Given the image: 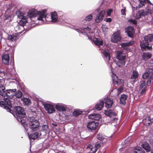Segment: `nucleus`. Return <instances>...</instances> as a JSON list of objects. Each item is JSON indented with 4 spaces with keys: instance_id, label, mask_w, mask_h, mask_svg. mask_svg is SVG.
<instances>
[{
    "instance_id": "obj_19",
    "label": "nucleus",
    "mask_w": 153,
    "mask_h": 153,
    "mask_svg": "<svg viewBox=\"0 0 153 153\" xmlns=\"http://www.w3.org/2000/svg\"><path fill=\"white\" fill-rule=\"evenodd\" d=\"M125 32L129 37L132 38L134 34V28L131 26H129L125 28Z\"/></svg>"
},
{
    "instance_id": "obj_13",
    "label": "nucleus",
    "mask_w": 153,
    "mask_h": 153,
    "mask_svg": "<svg viewBox=\"0 0 153 153\" xmlns=\"http://www.w3.org/2000/svg\"><path fill=\"white\" fill-rule=\"evenodd\" d=\"M151 10L148 9H147L141 10L139 11L138 13L136 14V18L137 19H139L141 16H144L145 15H147L150 13Z\"/></svg>"
},
{
    "instance_id": "obj_6",
    "label": "nucleus",
    "mask_w": 153,
    "mask_h": 153,
    "mask_svg": "<svg viewBox=\"0 0 153 153\" xmlns=\"http://www.w3.org/2000/svg\"><path fill=\"white\" fill-rule=\"evenodd\" d=\"M56 110L59 112L68 113L70 112L71 109L68 105L62 103H57L55 106Z\"/></svg>"
},
{
    "instance_id": "obj_56",
    "label": "nucleus",
    "mask_w": 153,
    "mask_h": 153,
    "mask_svg": "<svg viewBox=\"0 0 153 153\" xmlns=\"http://www.w3.org/2000/svg\"><path fill=\"white\" fill-rule=\"evenodd\" d=\"M117 118L116 117H114V118L113 119L114 121H115V120H117Z\"/></svg>"
},
{
    "instance_id": "obj_5",
    "label": "nucleus",
    "mask_w": 153,
    "mask_h": 153,
    "mask_svg": "<svg viewBox=\"0 0 153 153\" xmlns=\"http://www.w3.org/2000/svg\"><path fill=\"white\" fill-rule=\"evenodd\" d=\"M153 76V69L149 68L147 70L146 72L143 75V78L144 79H147L146 85V81H142L140 87V89L146 88V85H149L151 83V81L152 80Z\"/></svg>"
},
{
    "instance_id": "obj_20",
    "label": "nucleus",
    "mask_w": 153,
    "mask_h": 153,
    "mask_svg": "<svg viewBox=\"0 0 153 153\" xmlns=\"http://www.w3.org/2000/svg\"><path fill=\"white\" fill-rule=\"evenodd\" d=\"M91 111H92V110H88L85 111H82L79 109H75L74 110V111L73 112L72 115H81L82 114L83 112H85L86 113L85 114H86V115H87Z\"/></svg>"
},
{
    "instance_id": "obj_22",
    "label": "nucleus",
    "mask_w": 153,
    "mask_h": 153,
    "mask_svg": "<svg viewBox=\"0 0 153 153\" xmlns=\"http://www.w3.org/2000/svg\"><path fill=\"white\" fill-rule=\"evenodd\" d=\"M9 56L8 53L4 54L2 57V62L5 65H8L9 61Z\"/></svg>"
},
{
    "instance_id": "obj_45",
    "label": "nucleus",
    "mask_w": 153,
    "mask_h": 153,
    "mask_svg": "<svg viewBox=\"0 0 153 153\" xmlns=\"http://www.w3.org/2000/svg\"><path fill=\"white\" fill-rule=\"evenodd\" d=\"M93 15L92 14H90L86 16L85 19V20L86 21H90L92 19Z\"/></svg>"
},
{
    "instance_id": "obj_47",
    "label": "nucleus",
    "mask_w": 153,
    "mask_h": 153,
    "mask_svg": "<svg viewBox=\"0 0 153 153\" xmlns=\"http://www.w3.org/2000/svg\"><path fill=\"white\" fill-rule=\"evenodd\" d=\"M126 7H124L123 9H122L121 10V15L123 16H126Z\"/></svg>"
},
{
    "instance_id": "obj_49",
    "label": "nucleus",
    "mask_w": 153,
    "mask_h": 153,
    "mask_svg": "<svg viewBox=\"0 0 153 153\" xmlns=\"http://www.w3.org/2000/svg\"><path fill=\"white\" fill-rule=\"evenodd\" d=\"M140 90L141 91L140 94L141 95H143L144 94V93L146 91V88H142L141 89H140Z\"/></svg>"
},
{
    "instance_id": "obj_28",
    "label": "nucleus",
    "mask_w": 153,
    "mask_h": 153,
    "mask_svg": "<svg viewBox=\"0 0 153 153\" xmlns=\"http://www.w3.org/2000/svg\"><path fill=\"white\" fill-rule=\"evenodd\" d=\"M112 79L113 83L114 85L118 86L119 85L120 80L118 79V77L115 74H112Z\"/></svg>"
},
{
    "instance_id": "obj_44",
    "label": "nucleus",
    "mask_w": 153,
    "mask_h": 153,
    "mask_svg": "<svg viewBox=\"0 0 153 153\" xmlns=\"http://www.w3.org/2000/svg\"><path fill=\"white\" fill-rule=\"evenodd\" d=\"M97 139L100 141H102L104 139V136L102 135V134L100 133H99L97 134Z\"/></svg>"
},
{
    "instance_id": "obj_40",
    "label": "nucleus",
    "mask_w": 153,
    "mask_h": 153,
    "mask_svg": "<svg viewBox=\"0 0 153 153\" xmlns=\"http://www.w3.org/2000/svg\"><path fill=\"white\" fill-rule=\"evenodd\" d=\"M22 95V92L19 90H18L17 91H15V98H21Z\"/></svg>"
},
{
    "instance_id": "obj_59",
    "label": "nucleus",
    "mask_w": 153,
    "mask_h": 153,
    "mask_svg": "<svg viewBox=\"0 0 153 153\" xmlns=\"http://www.w3.org/2000/svg\"><path fill=\"white\" fill-rule=\"evenodd\" d=\"M110 66H111V67H112V66H111V64H110Z\"/></svg>"
},
{
    "instance_id": "obj_46",
    "label": "nucleus",
    "mask_w": 153,
    "mask_h": 153,
    "mask_svg": "<svg viewBox=\"0 0 153 153\" xmlns=\"http://www.w3.org/2000/svg\"><path fill=\"white\" fill-rule=\"evenodd\" d=\"M140 2L139 5V7H142L145 3V0H139Z\"/></svg>"
},
{
    "instance_id": "obj_21",
    "label": "nucleus",
    "mask_w": 153,
    "mask_h": 153,
    "mask_svg": "<svg viewBox=\"0 0 153 153\" xmlns=\"http://www.w3.org/2000/svg\"><path fill=\"white\" fill-rule=\"evenodd\" d=\"M5 87L2 84H0V95L3 97L4 101H5V100L7 99V98L6 97V90L5 91Z\"/></svg>"
},
{
    "instance_id": "obj_9",
    "label": "nucleus",
    "mask_w": 153,
    "mask_h": 153,
    "mask_svg": "<svg viewBox=\"0 0 153 153\" xmlns=\"http://www.w3.org/2000/svg\"><path fill=\"white\" fill-rule=\"evenodd\" d=\"M12 110L13 112V115H14L15 114L16 115H26L24 108L21 106H15Z\"/></svg>"
},
{
    "instance_id": "obj_57",
    "label": "nucleus",
    "mask_w": 153,
    "mask_h": 153,
    "mask_svg": "<svg viewBox=\"0 0 153 153\" xmlns=\"http://www.w3.org/2000/svg\"><path fill=\"white\" fill-rule=\"evenodd\" d=\"M19 28V25H18V26H17L16 27V28L17 29V28Z\"/></svg>"
},
{
    "instance_id": "obj_39",
    "label": "nucleus",
    "mask_w": 153,
    "mask_h": 153,
    "mask_svg": "<svg viewBox=\"0 0 153 153\" xmlns=\"http://www.w3.org/2000/svg\"><path fill=\"white\" fill-rule=\"evenodd\" d=\"M101 144V142H98V143H97L95 144L94 147V149H95V150H94V151H93L94 152H93L92 153H95V152L97 151V150L100 148V145Z\"/></svg>"
},
{
    "instance_id": "obj_17",
    "label": "nucleus",
    "mask_w": 153,
    "mask_h": 153,
    "mask_svg": "<svg viewBox=\"0 0 153 153\" xmlns=\"http://www.w3.org/2000/svg\"><path fill=\"white\" fill-rule=\"evenodd\" d=\"M143 123L146 126H149L151 123L153 122V119H151L149 115H144L143 117Z\"/></svg>"
},
{
    "instance_id": "obj_12",
    "label": "nucleus",
    "mask_w": 153,
    "mask_h": 153,
    "mask_svg": "<svg viewBox=\"0 0 153 153\" xmlns=\"http://www.w3.org/2000/svg\"><path fill=\"white\" fill-rule=\"evenodd\" d=\"M16 90L15 89H9L6 90V97L7 99L9 98L10 99L15 98V91Z\"/></svg>"
},
{
    "instance_id": "obj_1",
    "label": "nucleus",
    "mask_w": 153,
    "mask_h": 153,
    "mask_svg": "<svg viewBox=\"0 0 153 153\" xmlns=\"http://www.w3.org/2000/svg\"><path fill=\"white\" fill-rule=\"evenodd\" d=\"M16 119L20 122L23 126L26 129L27 126L26 121L27 120L30 122L29 128L32 132L39 130L40 123L33 116L29 117L28 115H13Z\"/></svg>"
},
{
    "instance_id": "obj_23",
    "label": "nucleus",
    "mask_w": 153,
    "mask_h": 153,
    "mask_svg": "<svg viewBox=\"0 0 153 153\" xmlns=\"http://www.w3.org/2000/svg\"><path fill=\"white\" fill-rule=\"evenodd\" d=\"M126 61V59H119L115 60L114 62L119 67L122 68L124 66Z\"/></svg>"
},
{
    "instance_id": "obj_51",
    "label": "nucleus",
    "mask_w": 153,
    "mask_h": 153,
    "mask_svg": "<svg viewBox=\"0 0 153 153\" xmlns=\"http://www.w3.org/2000/svg\"><path fill=\"white\" fill-rule=\"evenodd\" d=\"M111 18H107L105 19V21L107 22H110L111 21Z\"/></svg>"
},
{
    "instance_id": "obj_26",
    "label": "nucleus",
    "mask_w": 153,
    "mask_h": 153,
    "mask_svg": "<svg viewBox=\"0 0 153 153\" xmlns=\"http://www.w3.org/2000/svg\"><path fill=\"white\" fill-rule=\"evenodd\" d=\"M93 41L94 43L98 46L102 45L103 44V41L100 38L94 37L93 39Z\"/></svg>"
},
{
    "instance_id": "obj_8",
    "label": "nucleus",
    "mask_w": 153,
    "mask_h": 153,
    "mask_svg": "<svg viewBox=\"0 0 153 153\" xmlns=\"http://www.w3.org/2000/svg\"><path fill=\"white\" fill-rule=\"evenodd\" d=\"M80 29L81 30L78 28H74L78 32L81 33L85 36L87 37L88 39L91 40L92 38L90 37L87 34L88 33H90L91 29L88 27V26H84L83 25H82V27H80Z\"/></svg>"
},
{
    "instance_id": "obj_16",
    "label": "nucleus",
    "mask_w": 153,
    "mask_h": 153,
    "mask_svg": "<svg viewBox=\"0 0 153 153\" xmlns=\"http://www.w3.org/2000/svg\"><path fill=\"white\" fill-rule=\"evenodd\" d=\"M105 99H100L98 102L95 106V109L100 111L102 109L104 106Z\"/></svg>"
},
{
    "instance_id": "obj_7",
    "label": "nucleus",
    "mask_w": 153,
    "mask_h": 153,
    "mask_svg": "<svg viewBox=\"0 0 153 153\" xmlns=\"http://www.w3.org/2000/svg\"><path fill=\"white\" fill-rule=\"evenodd\" d=\"M63 13L62 11H59L57 13H56V11H54L52 12L51 14V17L52 21L55 23L57 21L62 22L64 20V19L62 16V18L61 16H62Z\"/></svg>"
},
{
    "instance_id": "obj_25",
    "label": "nucleus",
    "mask_w": 153,
    "mask_h": 153,
    "mask_svg": "<svg viewBox=\"0 0 153 153\" xmlns=\"http://www.w3.org/2000/svg\"><path fill=\"white\" fill-rule=\"evenodd\" d=\"M141 146L147 152H149L151 149L149 144L147 142H145L142 143Z\"/></svg>"
},
{
    "instance_id": "obj_2",
    "label": "nucleus",
    "mask_w": 153,
    "mask_h": 153,
    "mask_svg": "<svg viewBox=\"0 0 153 153\" xmlns=\"http://www.w3.org/2000/svg\"><path fill=\"white\" fill-rule=\"evenodd\" d=\"M46 12V10H44L41 11H37L36 10L32 9L24 14L22 18V19H25V22H26L27 21V19L37 17L38 20L44 22L46 20V16L47 15Z\"/></svg>"
},
{
    "instance_id": "obj_52",
    "label": "nucleus",
    "mask_w": 153,
    "mask_h": 153,
    "mask_svg": "<svg viewBox=\"0 0 153 153\" xmlns=\"http://www.w3.org/2000/svg\"><path fill=\"white\" fill-rule=\"evenodd\" d=\"M52 125L54 126H55V127H56V126H57V124H56V123H52Z\"/></svg>"
},
{
    "instance_id": "obj_48",
    "label": "nucleus",
    "mask_w": 153,
    "mask_h": 153,
    "mask_svg": "<svg viewBox=\"0 0 153 153\" xmlns=\"http://www.w3.org/2000/svg\"><path fill=\"white\" fill-rule=\"evenodd\" d=\"M128 22H131L132 23L135 25L137 23V21L135 19H128Z\"/></svg>"
},
{
    "instance_id": "obj_27",
    "label": "nucleus",
    "mask_w": 153,
    "mask_h": 153,
    "mask_svg": "<svg viewBox=\"0 0 153 153\" xmlns=\"http://www.w3.org/2000/svg\"><path fill=\"white\" fill-rule=\"evenodd\" d=\"M138 76L139 74L136 70H133L132 72V74L130 77L131 81H135V79L138 78Z\"/></svg>"
},
{
    "instance_id": "obj_58",
    "label": "nucleus",
    "mask_w": 153,
    "mask_h": 153,
    "mask_svg": "<svg viewBox=\"0 0 153 153\" xmlns=\"http://www.w3.org/2000/svg\"><path fill=\"white\" fill-rule=\"evenodd\" d=\"M107 116H108L109 117H111V116L112 115H107Z\"/></svg>"
},
{
    "instance_id": "obj_29",
    "label": "nucleus",
    "mask_w": 153,
    "mask_h": 153,
    "mask_svg": "<svg viewBox=\"0 0 153 153\" xmlns=\"http://www.w3.org/2000/svg\"><path fill=\"white\" fill-rule=\"evenodd\" d=\"M21 100L23 101V104L25 105H30L31 104V101L28 98L23 97L21 98Z\"/></svg>"
},
{
    "instance_id": "obj_35",
    "label": "nucleus",
    "mask_w": 153,
    "mask_h": 153,
    "mask_svg": "<svg viewBox=\"0 0 153 153\" xmlns=\"http://www.w3.org/2000/svg\"><path fill=\"white\" fill-rule=\"evenodd\" d=\"M134 153H145V151L140 147H137L134 149Z\"/></svg>"
},
{
    "instance_id": "obj_53",
    "label": "nucleus",
    "mask_w": 153,
    "mask_h": 153,
    "mask_svg": "<svg viewBox=\"0 0 153 153\" xmlns=\"http://www.w3.org/2000/svg\"><path fill=\"white\" fill-rule=\"evenodd\" d=\"M89 115H100V114H90Z\"/></svg>"
},
{
    "instance_id": "obj_4",
    "label": "nucleus",
    "mask_w": 153,
    "mask_h": 153,
    "mask_svg": "<svg viewBox=\"0 0 153 153\" xmlns=\"http://www.w3.org/2000/svg\"><path fill=\"white\" fill-rule=\"evenodd\" d=\"M152 44H153V35L149 34L144 37V40L141 42L140 46L143 51H152Z\"/></svg>"
},
{
    "instance_id": "obj_34",
    "label": "nucleus",
    "mask_w": 153,
    "mask_h": 153,
    "mask_svg": "<svg viewBox=\"0 0 153 153\" xmlns=\"http://www.w3.org/2000/svg\"><path fill=\"white\" fill-rule=\"evenodd\" d=\"M103 54L106 59H108V61H110V54L108 50L103 51L102 52Z\"/></svg>"
},
{
    "instance_id": "obj_54",
    "label": "nucleus",
    "mask_w": 153,
    "mask_h": 153,
    "mask_svg": "<svg viewBox=\"0 0 153 153\" xmlns=\"http://www.w3.org/2000/svg\"><path fill=\"white\" fill-rule=\"evenodd\" d=\"M150 152V153H153V149H151Z\"/></svg>"
},
{
    "instance_id": "obj_41",
    "label": "nucleus",
    "mask_w": 153,
    "mask_h": 153,
    "mask_svg": "<svg viewBox=\"0 0 153 153\" xmlns=\"http://www.w3.org/2000/svg\"><path fill=\"white\" fill-rule=\"evenodd\" d=\"M87 149L88 150H90V152H89L88 153H92L94 152L93 151H94L95 150L94 147L91 144H89L88 145Z\"/></svg>"
},
{
    "instance_id": "obj_10",
    "label": "nucleus",
    "mask_w": 153,
    "mask_h": 153,
    "mask_svg": "<svg viewBox=\"0 0 153 153\" xmlns=\"http://www.w3.org/2000/svg\"><path fill=\"white\" fill-rule=\"evenodd\" d=\"M41 103L42 104L45 110L47 111L48 113L52 114L55 111L54 107L51 105L45 103L44 102H41Z\"/></svg>"
},
{
    "instance_id": "obj_15",
    "label": "nucleus",
    "mask_w": 153,
    "mask_h": 153,
    "mask_svg": "<svg viewBox=\"0 0 153 153\" xmlns=\"http://www.w3.org/2000/svg\"><path fill=\"white\" fill-rule=\"evenodd\" d=\"M121 39V37L118 32H116L113 34L111 37V40L113 42L116 43L120 41Z\"/></svg>"
},
{
    "instance_id": "obj_18",
    "label": "nucleus",
    "mask_w": 153,
    "mask_h": 153,
    "mask_svg": "<svg viewBox=\"0 0 153 153\" xmlns=\"http://www.w3.org/2000/svg\"><path fill=\"white\" fill-rule=\"evenodd\" d=\"M126 54L122 51H117L116 55L117 59H126Z\"/></svg>"
},
{
    "instance_id": "obj_3",
    "label": "nucleus",
    "mask_w": 153,
    "mask_h": 153,
    "mask_svg": "<svg viewBox=\"0 0 153 153\" xmlns=\"http://www.w3.org/2000/svg\"><path fill=\"white\" fill-rule=\"evenodd\" d=\"M20 103V100L16 98H14L10 100L7 98L5 101H0V106L6 109L7 111L12 114H13V111L8 106L14 108L15 106L18 105Z\"/></svg>"
},
{
    "instance_id": "obj_61",
    "label": "nucleus",
    "mask_w": 153,
    "mask_h": 153,
    "mask_svg": "<svg viewBox=\"0 0 153 153\" xmlns=\"http://www.w3.org/2000/svg\"><path fill=\"white\" fill-rule=\"evenodd\" d=\"M74 116H78V115H74Z\"/></svg>"
},
{
    "instance_id": "obj_11",
    "label": "nucleus",
    "mask_w": 153,
    "mask_h": 153,
    "mask_svg": "<svg viewBox=\"0 0 153 153\" xmlns=\"http://www.w3.org/2000/svg\"><path fill=\"white\" fill-rule=\"evenodd\" d=\"M99 123L96 122L95 121L89 122L87 125V127L91 131L95 130L97 128Z\"/></svg>"
},
{
    "instance_id": "obj_38",
    "label": "nucleus",
    "mask_w": 153,
    "mask_h": 153,
    "mask_svg": "<svg viewBox=\"0 0 153 153\" xmlns=\"http://www.w3.org/2000/svg\"><path fill=\"white\" fill-rule=\"evenodd\" d=\"M42 130L45 131L46 133H49L50 132V129L49 128L48 126L47 125H43L42 126Z\"/></svg>"
},
{
    "instance_id": "obj_55",
    "label": "nucleus",
    "mask_w": 153,
    "mask_h": 153,
    "mask_svg": "<svg viewBox=\"0 0 153 153\" xmlns=\"http://www.w3.org/2000/svg\"><path fill=\"white\" fill-rule=\"evenodd\" d=\"M147 1L151 5H152V4L151 3V2L149 0H147Z\"/></svg>"
},
{
    "instance_id": "obj_50",
    "label": "nucleus",
    "mask_w": 153,
    "mask_h": 153,
    "mask_svg": "<svg viewBox=\"0 0 153 153\" xmlns=\"http://www.w3.org/2000/svg\"><path fill=\"white\" fill-rule=\"evenodd\" d=\"M113 11V9H108L107 12V14L108 16H110L111 14V12Z\"/></svg>"
},
{
    "instance_id": "obj_37",
    "label": "nucleus",
    "mask_w": 153,
    "mask_h": 153,
    "mask_svg": "<svg viewBox=\"0 0 153 153\" xmlns=\"http://www.w3.org/2000/svg\"><path fill=\"white\" fill-rule=\"evenodd\" d=\"M88 117L95 120H99L101 118V115H88Z\"/></svg>"
},
{
    "instance_id": "obj_36",
    "label": "nucleus",
    "mask_w": 153,
    "mask_h": 153,
    "mask_svg": "<svg viewBox=\"0 0 153 153\" xmlns=\"http://www.w3.org/2000/svg\"><path fill=\"white\" fill-rule=\"evenodd\" d=\"M134 42L131 41L129 42H124L121 44V46L122 47H125L126 46H129L133 45L134 44Z\"/></svg>"
},
{
    "instance_id": "obj_30",
    "label": "nucleus",
    "mask_w": 153,
    "mask_h": 153,
    "mask_svg": "<svg viewBox=\"0 0 153 153\" xmlns=\"http://www.w3.org/2000/svg\"><path fill=\"white\" fill-rule=\"evenodd\" d=\"M27 111V114L28 115H30V114L32 115H39V111L35 109H32L30 108Z\"/></svg>"
},
{
    "instance_id": "obj_33",
    "label": "nucleus",
    "mask_w": 153,
    "mask_h": 153,
    "mask_svg": "<svg viewBox=\"0 0 153 153\" xmlns=\"http://www.w3.org/2000/svg\"><path fill=\"white\" fill-rule=\"evenodd\" d=\"M127 98V96L125 94L122 95L120 98V103L123 105H125Z\"/></svg>"
},
{
    "instance_id": "obj_24",
    "label": "nucleus",
    "mask_w": 153,
    "mask_h": 153,
    "mask_svg": "<svg viewBox=\"0 0 153 153\" xmlns=\"http://www.w3.org/2000/svg\"><path fill=\"white\" fill-rule=\"evenodd\" d=\"M104 103L105 104V107L108 108H110L113 104V99L108 98H104Z\"/></svg>"
},
{
    "instance_id": "obj_32",
    "label": "nucleus",
    "mask_w": 153,
    "mask_h": 153,
    "mask_svg": "<svg viewBox=\"0 0 153 153\" xmlns=\"http://www.w3.org/2000/svg\"><path fill=\"white\" fill-rule=\"evenodd\" d=\"M152 56V54L150 52L144 53L143 55V59L144 60H146L150 59Z\"/></svg>"
},
{
    "instance_id": "obj_42",
    "label": "nucleus",
    "mask_w": 153,
    "mask_h": 153,
    "mask_svg": "<svg viewBox=\"0 0 153 153\" xmlns=\"http://www.w3.org/2000/svg\"><path fill=\"white\" fill-rule=\"evenodd\" d=\"M17 36L14 35H9L7 37L8 39L12 41H15L17 39Z\"/></svg>"
},
{
    "instance_id": "obj_60",
    "label": "nucleus",
    "mask_w": 153,
    "mask_h": 153,
    "mask_svg": "<svg viewBox=\"0 0 153 153\" xmlns=\"http://www.w3.org/2000/svg\"><path fill=\"white\" fill-rule=\"evenodd\" d=\"M8 9H8V8H7V10H6V11H7V10H8Z\"/></svg>"
},
{
    "instance_id": "obj_43",
    "label": "nucleus",
    "mask_w": 153,
    "mask_h": 153,
    "mask_svg": "<svg viewBox=\"0 0 153 153\" xmlns=\"http://www.w3.org/2000/svg\"><path fill=\"white\" fill-rule=\"evenodd\" d=\"M104 113L105 115H115L114 112L111 109L105 110Z\"/></svg>"
},
{
    "instance_id": "obj_14",
    "label": "nucleus",
    "mask_w": 153,
    "mask_h": 153,
    "mask_svg": "<svg viewBox=\"0 0 153 153\" xmlns=\"http://www.w3.org/2000/svg\"><path fill=\"white\" fill-rule=\"evenodd\" d=\"M105 11L103 10L101 11L98 15L97 16L95 19V22L97 23H99L103 19L105 14Z\"/></svg>"
},
{
    "instance_id": "obj_31",
    "label": "nucleus",
    "mask_w": 153,
    "mask_h": 153,
    "mask_svg": "<svg viewBox=\"0 0 153 153\" xmlns=\"http://www.w3.org/2000/svg\"><path fill=\"white\" fill-rule=\"evenodd\" d=\"M41 135V134L38 132H35L29 135V137L30 139L35 140L37 138Z\"/></svg>"
}]
</instances>
